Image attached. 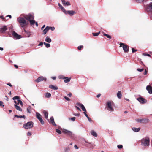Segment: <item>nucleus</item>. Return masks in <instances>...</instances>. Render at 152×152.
Here are the masks:
<instances>
[{
	"label": "nucleus",
	"mask_w": 152,
	"mask_h": 152,
	"mask_svg": "<svg viewBox=\"0 0 152 152\" xmlns=\"http://www.w3.org/2000/svg\"><path fill=\"white\" fill-rule=\"evenodd\" d=\"M83 46L82 45L79 46L78 47V49L79 50H80L82 48Z\"/></svg>",
	"instance_id": "nucleus-47"
},
{
	"label": "nucleus",
	"mask_w": 152,
	"mask_h": 152,
	"mask_svg": "<svg viewBox=\"0 0 152 152\" xmlns=\"http://www.w3.org/2000/svg\"><path fill=\"white\" fill-rule=\"evenodd\" d=\"M101 95V94H98L96 96V97L97 98L99 97Z\"/></svg>",
	"instance_id": "nucleus-54"
},
{
	"label": "nucleus",
	"mask_w": 152,
	"mask_h": 152,
	"mask_svg": "<svg viewBox=\"0 0 152 152\" xmlns=\"http://www.w3.org/2000/svg\"><path fill=\"white\" fill-rule=\"evenodd\" d=\"M138 122L143 123H146L149 122V120L147 118L138 119L136 120Z\"/></svg>",
	"instance_id": "nucleus-9"
},
{
	"label": "nucleus",
	"mask_w": 152,
	"mask_h": 152,
	"mask_svg": "<svg viewBox=\"0 0 152 152\" xmlns=\"http://www.w3.org/2000/svg\"><path fill=\"white\" fill-rule=\"evenodd\" d=\"M120 47H122L125 53H127L129 50V47L128 46L123 43H120Z\"/></svg>",
	"instance_id": "nucleus-6"
},
{
	"label": "nucleus",
	"mask_w": 152,
	"mask_h": 152,
	"mask_svg": "<svg viewBox=\"0 0 152 152\" xmlns=\"http://www.w3.org/2000/svg\"><path fill=\"white\" fill-rule=\"evenodd\" d=\"M132 52L133 53H134L136 51V50H135L133 48H132Z\"/></svg>",
	"instance_id": "nucleus-53"
},
{
	"label": "nucleus",
	"mask_w": 152,
	"mask_h": 152,
	"mask_svg": "<svg viewBox=\"0 0 152 152\" xmlns=\"http://www.w3.org/2000/svg\"><path fill=\"white\" fill-rule=\"evenodd\" d=\"M15 117H17L20 118H25V115H15Z\"/></svg>",
	"instance_id": "nucleus-30"
},
{
	"label": "nucleus",
	"mask_w": 152,
	"mask_h": 152,
	"mask_svg": "<svg viewBox=\"0 0 152 152\" xmlns=\"http://www.w3.org/2000/svg\"><path fill=\"white\" fill-rule=\"evenodd\" d=\"M27 135L28 136H31V133L30 132H28L27 133Z\"/></svg>",
	"instance_id": "nucleus-50"
},
{
	"label": "nucleus",
	"mask_w": 152,
	"mask_h": 152,
	"mask_svg": "<svg viewBox=\"0 0 152 152\" xmlns=\"http://www.w3.org/2000/svg\"><path fill=\"white\" fill-rule=\"evenodd\" d=\"M45 25H44L41 28V30H42L43 29L45 28Z\"/></svg>",
	"instance_id": "nucleus-58"
},
{
	"label": "nucleus",
	"mask_w": 152,
	"mask_h": 152,
	"mask_svg": "<svg viewBox=\"0 0 152 152\" xmlns=\"http://www.w3.org/2000/svg\"><path fill=\"white\" fill-rule=\"evenodd\" d=\"M14 66L16 68H18V66L16 65H15Z\"/></svg>",
	"instance_id": "nucleus-64"
},
{
	"label": "nucleus",
	"mask_w": 152,
	"mask_h": 152,
	"mask_svg": "<svg viewBox=\"0 0 152 152\" xmlns=\"http://www.w3.org/2000/svg\"><path fill=\"white\" fill-rule=\"evenodd\" d=\"M147 73V72L146 70V69H145V71L144 73V75H146Z\"/></svg>",
	"instance_id": "nucleus-51"
},
{
	"label": "nucleus",
	"mask_w": 152,
	"mask_h": 152,
	"mask_svg": "<svg viewBox=\"0 0 152 152\" xmlns=\"http://www.w3.org/2000/svg\"><path fill=\"white\" fill-rule=\"evenodd\" d=\"M117 147H118V148L119 149H121L122 148L123 146L122 145H118L117 146Z\"/></svg>",
	"instance_id": "nucleus-42"
},
{
	"label": "nucleus",
	"mask_w": 152,
	"mask_h": 152,
	"mask_svg": "<svg viewBox=\"0 0 152 152\" xmlns=\"http://www.w3.org/2000/svg\"><path fill=\"white\" fill-rule=\"evenodd\" d=\"M29 21L31 25H34L35 23V21L33 20H31Z\"/></svg>",
	"instance_id": "nucleus-35"
},
{
	"label": "nucleus",
	"mask_w": 152,
	"mask_h": 152,
	"mask_svg": "<svg viewBox=\"0 0 152 152\" xmlns=\"http://www.w3.org/2000/svg\"><path fill=\"white\" fill-rule=\"evenodd\" d=\"M114 103L113 102L111 101H108L107 102L106 104V108L108 110L110 111H113L114 109L113 108V106Z\"/></svg>",
	"instance_id": "nucleus-3"
},
{
	"label": "nucleus",
	"mask_w": 152,
	"mask_h": 152,
	"mask_svg": "<svg viewBox=\"0 0 152 152\" xmlns=\"http://www.w3.org/2000/svg\"><path fill=\"white\" fill-rule=\"evenodd\" d=\"M146 89L150 94H152V87L149 85L147 86L146 87Z\"/></svg>",
	"instance_id": "nucleus-15"
},
{
	"label": "nucleus",
	"mask_w": 152,
	"mask_h": 152,
	"mask_svg": "<svg viewBox=\"0 0 152 152\" xmlns=\"http://www.w3.org/2000/svg\"><path fill=\"white\" fill-rule=\"evenodd\" d=\"M76 118L75 117H73L72 118H69V120H72L73 121H74L75 120Z\"/></svg>",
	"instance_id": "nucleus-37"
},
{
	"label": "nucleus",
	"mask_w": 152,
	"mask_h": 152,
	"mask_svg": "<svg viewBox=\"0 0 152 152\" xmlns=\"http://www.w3.org/2000/svg\"><path fill=\"white\" fill-rule=\"evenodd\" d=\"M5 99L7 101H8V98L6 96H5Z\"/></svg>",
	"instance_id": "nucleus-57"
},
{
	"label": "nucleus",
	"mask_w": 152,
	"mask_h": 152,
	"mask_svg": "<svg viewBox=\"0 0 152 152\" xmlns=\"http://www.w3.org/2000/svg\"><path fill=\"white\" fill-rule=\"evenodd\" d=\"M56 132L58 134H61V131L60 130H59L58 129H56Z\"/></svg>",
	"instance_id": "nucleus-39"
},
{
	"label": "nucleus",
	"mask_w": 152,
	"mask_h": 152,
	"mask_svg": "<svg viewBox=\"0 0 152 152\" xmlns=\"http://www.w3.org/2000/svg\"><path fill=\"white\" fill-rule=\"evenodd\" d=\"M65 77L63 75H60L58 76V78L59 79H64L65 78Z\"/></svg>",
	"instance_id": "nucleus-36"
},
{
	"label": "nucleus",
	"mask_w": 152,
	"mask_h": 152,
	"mask_svg": "<svg viewBox=\"0 0 152 152\" xmlns=\"http://www.w3.org/2000/svg\"><path fill=\"white\" fill-rule=\"evenodd\" d=\"M24 17L28 21L33 20L34 19L33 16L31 14H29L28 15H24Z\"/></svg>",
	"instance_id": "nucleus-8"
},
{
	"label": "nucleus",
	"mask_w": 152,
	"mask_h": 152,
	"mask_svg": "<svg viewBox=\"0 0 152 152\" xmlns=\"http://www.w3.org/2000/svg\"><path fill=\"white\" fill-rule=\"evenodd\" d=\"M64 98L67 101H70V99L69 98H68V97H67L66 96H64Z\"/></svg>",
	"instance_id": "nucleus-44"
},
{
	"label": "nucleus",
	"mask_w": 152,
	"mask_h": 152,
	"mask_svg": "<svg viewBox=\"0 0 152 152\" xmlns=\"http://www.w3.org/2000/svg\"><path fill=\"white\" fill-rule=\"evenodd\" d=\"M117 96L119 99H121V98L122 93L121 91H119L117 94Z\"/></svg>",
	"instance_id": "nucleus-21"
},
{
	"label": "nucleus",
	"mask_w": 152,
	"mask_h": 152,
	"mask_svg": "<svg viewBox=\"0 0 152 152\" xmlns=\"http://www.w3.org/2000/svg\"><path fill=\"white\" fill-rule=\"evenodd\" d=\"M100 34V32H99L98 33H93L92 34L94 36H98V35H99Z\"/></svg>",
	"instance_id": "nucleus-32"
},
{
	"label": "nucleus",
	"mask_w": 152,
	"mask_h": 152,
	"mask_svg": "<svg viewBox=\"0 0 152 152\" xmlns=\"http://www.w3.org/2000/svg\"><path fill=\"white\" fill-rule=\"evenodd\" d=\"M66 13H64L66 14H67L68 13L70 15H73L75 13V12L73 11H66Z\"/></svg>",
	"instance_id": "nucleus-17"
},
{
	"label": "nucleus",
	"mask_w": 152,
	"mask_h": 152,
	"mask_svg": "<svg viewBox=\"0 0 152 152\" xmlns=\"http://www.w3.org/2000/svg\"><path fill=\"white\" fill-rule=\"evenodd\" d=\"M64 79V82L66 83L70 82L71 80V78H69L68 77H65Z\"/></svg>",
	"instance_id": "nucleus-22"
},
{
	"label": "nucleus",
	"mask_w": 152,
	"mask_h": 152,
	"mask_svg": "<svg viewBox=\"0 0 152 152\" xmlns=\"http://www.w3.org/2000/svg\"><path fill=\"white\" fill-rule=\"evenodd\" d=\"M103 35L107 37L108 38L111 39V36L110 35H108L107 34L104 33Z\"/></svg>",
	"instance_id": "nucleus-38"
},
{
	"label": "nucleus",
	"mask_w": 152,
	"mask_h": 152,
	"mask_svg": "<svg viewBox=\"0 0 152 152\" xmlns=\"http://www.w3.org/2000/svg\"><path fill=\"white\" fill-rule=\"evenodd\" d=\"M72 94L71 93H69L68 94H67V96L69 97H71L72 96Z\"/></svg>",
	"instance_id": "nucleus-48"
},
{
	"label": "nucleus",
	"mask_w": 152,
	"mask_h": 152,
	"mask_svg": "<svg viewBox=\"0 0 152 152\" xmlns=\"http://www.w3.org/2000/svg\"><path fill=\"white\" fill-rule=\"evenodd\" d=\"M13 99L14 100V102L16 104H18L20 103L21 106H23V102L20 99L19 97L18 96H14L13 98Z\"/></svg>",
	"instance_id": "nucleus-4"
},
{
	"label": "nucleus",
	"mask_w": 152,
	"mask_h": 152,
	"mask_svg": "<svg viewBox=\"0 0 152 152\" xmlns=\"http://www.w3.org/2000/svg\"><path fill=\"white\" fill-rule=\"evenodd\" d=\"M7 30V28L6 26H4L3 27L0 28V32L2 33L5 32Z\"/></svg>",
	"instance_id": "nucleus-19"
},
{
	"label": "nucleus",
	"mask_w": 152,
	"mask_h": 152,
	"mask_svg": "<svg viewBox=\"0 0 152 152\" xmlns=\"http://www.w3.org/2000/svg\"><path fill=\"white\" fill-rule=\"evenodd\" d=\"M62 132L68 135L70 138L72 139L74 138V134H72V132L68 131L66 129H64L62 131Z\"/></svg>",
	"instance_id": "nucleus-7"
},
{
	"label": "nucleus",
	"mask_w": 152,
	"mask_h": 152,
	"mask_svg": "<svg viewBox=\"0 0 152 152\" xmlns=\"http://www.w3.org/2000/svg\"><path fill=\"white\" fill-rule=\"evenodd\" d=\"M42 113L44 114H48V113L47 111L45 110H43L42 111Z\"/></svg>",
	"instance_id": "nucleus-40"
},
{
	"label": "nucleus",
	"mask_w": 152,
	"mask_h": 152,
	"mask_svg": "<svg viewBox=\"0 0 152 152\" xmlns=\"http://www.w3.org/2000/svg\"><path fill=\"white\" fill-rule=\"evenodd\" d=\"M43 80L46 81V78L42 76L38 77L37 79L35 80V81L37 83H39Z\"/></svg>",
	"instance_id": "nucleus-12"
},
{
	"label": "nucleus",
	"mask_w": 152,
	"mask_h": 152,
	"mask_svg": "<svg viewBox=\"0 0 152 152\" xmlns=\"http://www.w3.org/2000/svg\"><path fill=\"white\" fill-rule=\"evenodd\" d=\"M86 116L87 118L88 119H89L90 118L89 116H88V115H85Z\"/></svg>",
	"instance_id": "nucleus-63"
},
{
	"label": "nucleus",
	"mask_w": 152,
	"mask_h": 152,
	"mask_svg": "<svg viewBox=\"0 0 152 152\" xmlns=\"http://www.w3.org/2000/svg\"><path fill=\"white\" fill-rule=\"evenodd\" d=\"M27 111L28 112V113H31V112H30V110L28 108L27 109Z\"/></svg>",
	"instance_id": "nucleus-55"
},
{
	"label": "nucleus",
	"mask_w": 152,
	"mask_h": 152,
	"mask_svg": "<svg viewBox=\"0 0 152 152\" xmlns=\"http://www.w3.org/2000/svg\"><path fill=\"white\" fill-rule=\"evenodd\" d=\"M141 144L144 146H148L149 145L150 139L148 137H146L142 138L141 140Z\"/></svg>",
	"instance_id": "nucleus-2"
},
{
	"label": "nucleus",
	"mask_w": 152,
	"mask_h": 152,
	"mask_svg": "<svg viewBox=\"0 0 152 152\" xmlns=\"http://www.w3.org/2000/svg\"><path fill=\"white\" fill-rule=\"evenodd\" d=\"M149 7L150 9L152 10V2L149 5Z\"/></svg>",
	"instance_id": "nucleus-41"
},
{
	"label": "nucleus",
	"mask_w": 152,
	"mask_h": 152,
	"mask_svg": "<svg viewBox=\"0 0 152 152\" xmlns=\"http://www.w3.org/2000/svg\"><path fill=\"white\" fill-rule=\"evenodd\" d=\"M49 87L52 89L54 90H57L58 89V88L57 87H55L53 85H50L49 86Z\"/></svg>",
	"instance_id": "nucleus-26"
},
{
	"label": "nucleus",
	"mask_w": 152,
	"mask_h": 152,
	"mask_svg": "<svg viewBox=\"0 0 152 152\" xmlns=\"http://www.w3.org/2000/svg\"><path fill=\"white\" fill-rule=\"evenodd\" d=\"M51 96V94L50 93H47L46 94L45 97L46 98H50Z\"/></svg>",
	"instance_id": "nucleus-31"
},
{
	"label": "nucleus",
	"mask_w": 152,
	"mask_h": 152,
	"mask_svg": "<svg viewBox=\"0 0 152 152\" xmlns=\"http://www.w3.org/2000/svg\"><path fill=\"white\" fill-rule=\"evenodd\" d=\"M25 32L26 34L28 37H29L31 35V32L26 31H25Z\"/></svg>",
	"instance_id": "nucleus-29"
},
{
	"label": "nucleus",
	"mask_w": 152,
	"mask_h": 152,
	"mask_svg": "<svg viewBox=\"0 0 152 152\" xmlns=\"http://www.w3.org/2000/svg\"><path fill=\"white\" fill-rule=\"evenodd\" d=\"M43 43L47 48H49L50 46V45L49 43H47L45 42H44Z\"/></svg>",
	"instance_id": "nucleus-33"
},
{
	"label": "nucleus",
	"mask_w": 152,
	"mask_h": 152,
	"mask_svg": "<svg viewBox=\"0 0 152 152\" xmlns=\"http://www.w3.org/2000/svg\"><path fill=\"white\" fill-rule=\"evenodd\" d=\"M136 1L139 3L142 2L144 0H135Z\"/></svg>",
	"instance_id": "nucleus-43"
},
{
	"label": "nucleus",
	"mask_w": 152,
	"mask_h": 152,
	"mask_svg": "<svg viewBox=\"0 0 152 152\" xmlns=\"http://www.w3.org/2000/svg\"><path fill=\"white\" fill-rule=\"evenodd\" d=\"M45 41L47 42L50 43L51 42V39L49 37L47 36L45 38Z\"/></svg>",
	"instance_id": "nucleus-23"
},
{
	"label": "nucleus",
	"mask_w": 152,
	"mask_h": 152,
	"mask_svg": "<svg viewBox=\"0 0 152 152\" xmlns=\"http://www.w3.org/2000/svg\"><path fill=\"white\" fill-rule=\"evenodd\" d=\"M58 5L62 11L64 13H66V10H65V9L63 7L60 3H58Z\"/></svg>",
	"instance_id": "nucleus-20"
},
{
	"label": "nucleus",
	"mask_w": 152,
	"mask_h": 152,
	"mask_svg": "<svg viewBox=\"0 0 152 152\" xmlns=\"http://www.w3.org/2000/svg\"><path fill=\"white\" fill-rule=\"evenodd\" d=\"M76 107L77 108V109L79 110H80V108H79V107L78 106H77V105L76 106Z\"/></svg>",
	"instance_id": "nucleus-56"
},
{
	"label": "nucleus",
	"mask_w": 152,
	"mask_h": 152,
	"mask_svg": "<svg viewBox=\"0 0 152 152\" xmlns=\"http://www.w3.org/2000/svg\"><path fill=\"white\" fill-rule=\"evenodd\" d=\"M36 117L39 120L42 125H43L44 122L41 117V115H36Z\"/></svg>",
	"instance_id": "nucleus-13"
},
{
	"label": "nucleus",
	"mask_w": 152,
	"mask_h": 152,
	"mask_svg": "<svg viewBox=\"0 0 152 152\" xmlns=\"http://www.w3.org/2000/svg\"><path fill=\"white\" fill-rule=\"evenodd\" d=\"M25 19H26L24 17H23L21 16L18 17L17 19V21L19 22L22 27H24L27 26L28 23V22L26 21Z\"/></svg>",
	"instance_id": "nucleus-1"
},
{
	"label": "nucleus",
	"mask_w": 152,
	"mask_h": 152,
	"mask_svg": "<svg viewBox=\"0 0 152 152\" xmlns=\"http://www.w3.org/2000/svg\"><path fill=\"white\" fill-rule=\"evenodd\" d=\"M7 85L11 86V87H12V85H11V84L10 83H8L7 84Z\"/></svg>",
	"instance_id": "nucleus-61"
},
{
	"label": "nucleus",
	"mask_w": 152,
	"mask_h": 152,
	"mask_svg": "<svg viewBox=\"0 0 152 152\" xmlns=\"http://www.w3.org/2000/svg\"><path fill=\"white\" fill-rule=\"evenodd\" d=\"M50 123L52 124L53 125L56 126V125L55 124L54 120V118L53 117H51L50 118Z\"/></svg>",
	"instance_id": "nucleus-18"
},
{
	"label": "nucleus",
	"mask_w": 152,
	"mask_h": 152,
	"mask_svg": "<svg viewBox=\"0 0 152 152\" xmlns=\"http://www.w3.org/2000/svg\"><path fill=\"white\" fill-rule=\"evenodd\" d=\"M76 105L77 106L80 107L82 109V110L83 111L84 114H86V110L84 106L82 104L80 103H77L76 104Z\"/></svg>",
	"instance_id": "nucleus-10"
},
{
	"label": "nucleus",
	"mask_w": 152,
	"mask_h": 152,
	"mask_svg": "<svg viewBox=\"0 0 152 152\" xmlns=\"http://www.w3.org/2000/svg\"><path fill=\"white\" fill-rule=\"evenodd\" d=\"M14 106L17 110L20 111H22V110L19 106H18L17 104H14Z\"/></svg>",
	"instance_id": "nucleus-25"
},
{
	"label": "nucleus",
	"mask_w": 152,
	"mask_h": 152,
	"mask_svg": "<svg viewBox=\"0 0 152 152\" xmlns=\"http://www.w3.org/2000/svg\"><path fill=\"white\" fill-rule=\"evenodd\" d=\"M3 104V103L2 101H0V106H2L4 107V105Z\"/></svg>",
	"instance_id": "nucleus-46"
},
{
	"label": "nucleus",
	"mask_w": 152,
	"mask_h": 152,
	"mask_svg": "<svg viewBox=\"0 0 152 152\" xmlns=\"http://www.w3.org/2000/svg\"><path fill=\"white\" fill-rule=\"evenodd\" d=\"M140 129V128H137L134 127L132 128V129L135 132H139V131Z\"/></svg>",
	"instance_id": "nucleus-28"
},
{
	"label": "nucleus",
	"mask_w": 152,
	"mask_h": 152,
	"mask_svg": "<svg viewBox=\"0 0 152 152\" xmlns=\"http://www.w3.org/2000/svg\"><path fill=\"white\" fill-rule=\"evenodd\" d=\"M136 99L141 104H143L147 102V100L141 97L137 98Z\"/></svg>",
	"instance_id": "nucleus-11"
},
{
	"label": "nucleus",
	"mask_w": 152,
	"mask_h": 152,
	"mask_svg": "<svg viewBox=\"0 0 152 152\" xmlns=\"http://www.w3.org/2000/svg\"><path fill=\"white\" fill-rule=\"evenodd\" d=\"M74 147H75V149H78V147L76 145H75Z\"/></svg>",
	"instance_id": "nucleus-60"
},
{
	"label": "nucleus",
	"mask_w": 152,
	"mask_h": 152,
	"mask_svg": "<svg viewBox=\"0 0 152 152\" xmlns=\"http://www.w3.org/2000/svg\"><path fill=\"white\" fill-rule=\"evenodd\" d=\"M61 2L62 4L65 6H68L71 5L70 3L68 2H66L64 0H62Z\"/></svg>",
	"instance_id": "nucleus-16"
},
{
	"label": "nucleus",
	"mask_w": 152,
	"mask_h": 152,
	"mask_svg": "<svg viewBox=\"0 0 152 152\" xmlns=\"http://www.w3.org/2000/svg\"><path fill=\"white\" fill-rule=\"evenodd\" d=\"M48 26H47L43 30V34H46L47 32L49 30V29L48 28Z\"/></svg>",
	"instance_id": "nucleus-24"
},
{
	"label": "nucleus",
	"mask_w": 152,
	"mask_h": 152,
	"mask_svg": "<svg viewBox=\"0 0 152 152\" xmlns=\"http://www.w3.org/2000/svg\"><path fill=\"white\" fill-rule=\"evenodd\" d=\"M43 43L41 42L38 45L39 46H42L43 45Z\"/></svg>",
	"instance_id": "nucleus-52"
},
{
	"label": "nucleus",
	"mask_w": 152,
	"mask_h": 152,
	"mask_svg": "<svg viewBox=\"0 0 152 152\" xmlns=\"http://www.w3.org/2000/svg\"><path fill=\"white\" fill-rule=\"evenodd\" d=\"M51 78L53 79V80H55L56 79V77H52Z\"/></svg>",
	"instance_id": "nucleus-62"
},
{
	"label": "nucleus",
	"mask_w": 152,
	"mask_h": 152,
	"mask_svg": "<svg viewBox=\"0 0 152 152\" xmlns=\"http://www.w3.org/2000/svg\"><path fill=\"white\" fill-rule=\"evenodd\" d=\"M143 70H144L143 69H137V70L139 72H142Z\"/></svg>",
	"instance_id": "nucleus-45"
},
{
	"label": "nucleus",
	"mask_w": 152,
	"mask_h": 152,
	"mask_svg": "<svg viewBox=\"0 0 152 152\" xmlns=\"http://www.w3.org/2000/svg\"><path fill=\"white\" fill-rule=\"evenodd\" d=\"M91 134L92 135L94 136L97 137V134L94 131H92L91 132Z\"/></svg>",
	"instance_id": "nucleus-27"
},
{
	"label": "nucleus",
	"mask_w": 152,
	"mask_h": 152,
	"mask_svg": "<svg viewBox=\"0 0 152 152\" xmlns=\"http://www.w3.org/2000/svg\"><path fill=\"white\" fill-rule=\"evenodd\" d=\"M12 35L14 38H16L17 39H19L21 38L20 36L18 34L14 31H13L12 32Z\"/></svg>",
	"instance_id": "nucleus-14"
},
{
	"label": "nucleus",
	"mask_w": 152,
	"mask_h": 152,
	"mask_svg": "<svg viewBox=\"0 0 152 152\" xmlns=\"http://www.w3.org/2000/svg\"><path fill=\"white\" fill-rule=\"evenodd\" d=\"M9 17L10 18H11V16L10 15H8L6 16V17Z\"/></svg>",
	"instance_id": "nucleus-59"
},
{
	"label": "nucleus",
	"mask_w": 152,
	"mask_h": 152,
	"mask_svg": "<svg viewBox=\"0 0 152 152\" xmlns=\"http://www.w3.org/2000/svg\"><path fill=\"white\" fill-rule=\"evenodd\" d=\"M143 55H144V56H149V57H150L151 56V55L149 54H145V53H143Z\"/></svg>",
	"instance_id": "nucleus-49"
},
{
	"label": "nucleus",
	"mask_w": 152,
	"mask_h": 152,
	"mask_svg": "<svg viewBox=\"0 0 152 152\" xmlns=\"http://www.w3.org/2000/svg\"><path fill=\"white\" fill-rule=\"evenodd\" d=\"M34 123L32 121L28 122L23 125V127L26 129H30L33 126Z\"/></svg>",
	"instance_id": "nucleus-5"
},
{
	"label": "nucleus",
	"mask_w": 152,
	"mask_h": 152,
	"mask_svg": "<svg viewBox=\"0 0 152 152\" xmlns=\"http://www.w3.org/2000/svg\"><path fill=\"white\" fill-rule=\"evenodd\" d=\"M48 28L49 29H49H50L51 30H52V31H54V30H55V27L53 26V27H49V26H48Z\"/></svg>",
	"instance_id": "nucleus-34"
}]
</instances>
